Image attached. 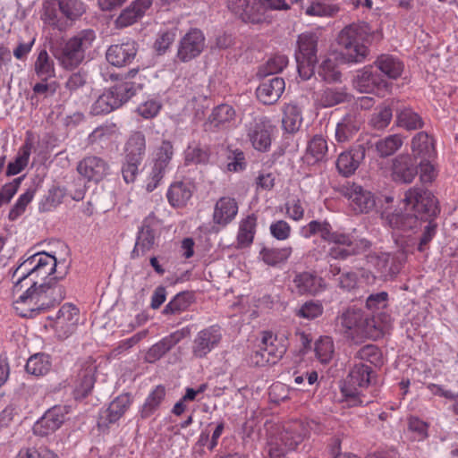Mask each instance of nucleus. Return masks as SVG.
I'll use <instances>...</instances> for the list:
<instances>
[{
    "instance_id": "nucleus-1",
    "label": "nucleus",
    "mask_w": 458,
    "mask_h": 458,
    "mask_svg": "<svg viewBox=\"0 0 458 458\" xmlns=\"http://www.w3.org/2000/svg\"><path fill=\"white\" fill-rule=\"evenodd\" d=\"M403 203L406 212L394 211L386 216L390 227L404 233L414 232L420 225V220L428 221L420 238L418 250L423 251L437 232V224L432 220L439 212L437 199L428 190L414 186L404 193Z\"/></svg>"
},
{
    "instance_id": "nucleus-2",
    "label": "nucleus",
    "mask_w": 458,
    "mask_h": 458,
    "mask_svg": "<svg viewBox=\"0 0 458 458\" xmlns=\"http://www.w3.org/2000/svg\"><path fill=\"white\" fill-rule=\"evenodd\" d=\"M57 261L55 256L46 252H38L25 259L13 271L12 278L14 282V292L22 289L23 283L30 280V287L14 301V309L22 318H34L43 310L38 305L36 294V279H45L55 273Z\"/></svg>"
},
{
    "instance_id": "nucleus-3",
    "label": "nucleus",
    "mask_w": 458,
    "mask_h": 458,
    "mask_svg": "<svg viewBox=\"0 0 458 458\" xmlns=\"http://www.w3.org/2000/svg\"><path fill=\"white\" fill-rule=\"evenodd\" d=\"M301 234L305 238L319 234L323 240L332 243L333 246L330 247L327 255L334 259H346L370 247V242L366 239H355L349 233L332 232L331 225L327 222L310 221L302 227Z\"/></svg>"
},
{
    "instance_id": "nucleus-4",
    "label": "nucleus",
    "mask_w": 458,
    "mask_h": 458,
    "mask_svg": "<svg viewBox=\"0 0 458 458\" xmlns=\"http://www.w3.org/2000/svg\"><path fill=\"white\" fill-rule=\"evenodd\" d=\"M375 372L370 366L364 363H358L351 369L345 386L342 392L352 404H369L371 403L372 395L368 397L364 393L369 390L373 394Z\"/></svg>"
},
{
    "instance_id": "nucleus-5",
    "label": "nucleus",
    "mask_w": 458,
    "mask_h": 458,
    "mask_svg": "<svg viewBox=\"0 0 458 458\" xmlns=\"http://www.w3.org/2000/svg\"><path fill=\"white\" fill-rule=\"evenodd\" d=\"M366 39V26L352 23L344 27L337 38L338 45L342 47L343 59L347 63L365 61L369 55Z\"/></svg>"
},
{
    "instance_id": "nucleus-6",
    "label": "nucleus",
    "mask_w": 458,
    "mask_h": 458,
    "mask_svg": "<svg viewBox=\"0 0 458 458\" xmlns=\"http://www.w3.org/2000/svg\"><path fill=\"white\" fill-rule=\"evenodd\" d=\"M96 34L93 30H83L70 38L61 48H53L52 54L64 69L77 67L85 57V51L91 47Z\"/></svg>"
},
{
    "instance_id": "nucleus-7",
    "label": "nucleus",
    "mask_w": 458,
    "mask_h": 458,
    "mask_svg": "<svg viewBox=\"0 0 458 458\" xmlns=\"http://www.w3.org/2000/svg\"><path fill=\"white\" fill-rule=\"evenodd\" d=\"M337 322L342 327L345 336L354 341L374 336L375 332L383 330L380 325L376 324L374 318L365 317L360 309L354 307L348 308L339 315Z\"/></svg>"
},
{
    "instance_id": "nucleus-8",
    "label": "nucleus",
    "mask_w": 458,
    "mask_h": 458,
    "mask_svg": "<svg viewBox=\"0 0 458 458\" xmlns=\"http://www.w3.org/2000/svg\"><path fill=\"white\" fill-rule=\"evenodd\" d=\"M135 93L131 82H119L104 91L92 104L90 113L93 115L108 114L128 101Z\"/></svg>"
},
{
    "instance_id": "nucleus-9",
    "label": "nucleus",
    "mask_w": 458,
    "mask_h": 458,
    "mask_svg": "<svg viewBox=\"0 0 458 458\" xmlns=\"http://www.w3.org/2000/svg\"><path fill=\"white\" fill-rule=\"evenodd\" d=\"M297 47L295 53L297 70L300 77L307 81L314 74L318 62V37L311 32L302 33L298 37Z\"/></svg>"
},
{
    "instance_id": "nucleus-10",
    "label": "nucleus",
    "mask_w": 458,
    "mask_h": 458,
    "mask_svg": "<svg viewBox=\"0 0 458 458\" xmlns=\"http://www.w3.org/2000/svg\"><path fill=\"white\" fill-rule=\"evenodd\" d=\"M394 242L401 250L399 253L395 255L380 253L370 257V262L385 279L391 278L399 273L405 255L410 251V245L404 236L395 238Z\"/></svg>"
},
{
    "instance_id": "nucleus-11",
    "label": "nucleus",
    "mask_w": 458,
    "mask_h": 458,
    "mask_svg": "<svg viewBox=\"0 0 458 458\" xmlns=\"http://www.w3.org/2000/svg\"><path fill=\"white\" fill-rule=\"evenodd\" d=\"M275 126L266 116H257L245 123V132L251 146L258 151L269 150Z\"/></svg>"
},
{
    "instance_id": "nucleus-12",
    "label": "nucleus",
    "mask_w": 458,
    "mask_h": 458,
    "mask_svg": "<svg viewBox=\"0 0 458 458\" xmlns=\"http://www.w3.org/2000/svg\"><path fill=\"white\" fill-rule=\"evenodd\" d=\"M286 352V345L270 332H265L259 349L250 356L251 364L262 367L276 363Z\"/></svg>"
},
{
    "instance_id": "nucleus-13",
    "label": "nucleus",
    "mask_w": 458,
    "mask_h": 458,
    "mask_svg": "<svg viewBox=\"0 0 458 458\" xmlns=\"http://www.w3.org/2000/svg\"><path fill=\"white\" fill-rule=\"evenodd\" d=\"M57 276L51 277L47 282L36 284V294L38 298V305L43 310L61 302L65 297V290L58 284V280L64 279L68 273V266H65L64 271H55Z\"/></svg>"
},
{
    "instance_id": "nucleus-14",
    "label": "nucleus",
    "mask_w": 458,
    "mask_h": 458,
    "mask_svg": "<svg viewBox=\"0 0 458 458\" xmlns=\"http://www.w3.org/2000/svg\"><path fill=\"white\" fill-rule=\"evenodd\" d=\"M222 333L218 326H210L197 333L191 344V354L196 359L208 356L221 342Z\"/></svg>"
},
{
    "instance_id": "nucleus-15",
    "label": "nucleus",
    "mask_w": 458,
    "mask_h": 458,
    "mask_svg": "<svg viewBox=\"0 0 458 458\" xmlns=\"http://www.w3.org/2000/svg\"><path fill=\"white\" fill-rule=\"evenodd\" d=\"M205 48V37L200 30L191 29L179 41L176 57L182 63L198 57Z\"/></svg>"
},
{
    "instance_id": "nucleus-16",
    "label": "nucleus",
    "mask_w": 458,
    "mask_h": 458,
    "mask_svg": "<svg viewBox=\"0 0 458 458\" xmlns=\"http://www.w3.org/2000/svg\"><path fill=\"white\" fill-rule=\"evenodd\" d=\"M228 7L244 22L257 24L265 20V7L261 0H228Z\"/></svg>"
},
{
    "instance_id": "nucleus-17",
    "label": "nucleus",
    "mask_w": 458,
    "mask_h": 458,
    "mask_svg": "<svg viewBox=\"0 0 458 458\" xmlns=\"http://www.w3.org/2000/svg\"><path fill=\"white\" fill-rule=\"evenodd\" d=\"M309 435V428L301 420H294L284 426L279 438L275 443L278 444L279 450L285 454L294 450Z\"/></svg>"
},
{
    "instance_id": "nucleus-18",
    "label": "nucleus",
    "mask_w": 458,
    "mask_h": 458,
    "mask_svg": "<svg viewBox=\"0 0 458 458\" xmlns=\"http://www.w3.org/2000/svg\"><path fill=\"white\" fill-rule=\"evenodd\" d=\"M70 412V406L55 405L47 410L45 414L34 425L35 434L47 436L58 429Z\"/></svg>"
},
{
    "instance_id": "nucleus-19",
    "label": "nucleus",
    "mask_w": 458,
    "mask_h": 458,
    "mask_svg": "<svg viewBox=\"0 0 458 458\" xmlns=\"http://www.w3.org/2000/svg\"><path fill=\"white\" fill-rule=\"evenodd\" d=\"M79 310L71 303H65L61 307L51 325L57 336L65 339L76 329Z\"/></svg>"
},
{
    "instance_id": "nucleus-20",
    "label": "nucleus",
    "mask_w": 458,
    "mask_h": 458,
    "mask_svg": "<svg viewBox=\"0 0 458 458\" xmlns=\"http://www.w3.org/2000/svg\"><path fill=\"white\" fill-rule=\"evenodd\" d=\"M138 52V44L131 39L108 47L106 57L109 64L122 67L130 64Z\"/></svg>"
},
{
    "instance_id": "nucleus-21",
    "label": "nucleus",
    "mask_w": 458,
    "mask_h": 458,
    "mask_svg": "<svg viewBox=\"0 0 458 458\" xmlns=\"http://www.w3.org/2000/svg\"><path fill=\"white\" fill-rule=\"evenodd\" d=\"M77 171L88 181L98 182L108 174L109 165L103 158L89 156L79 162Z\"/></svg>"
},
{
    "instance_id": "nucleus-22",
    "label": "nucleus",
    "mask_w": 458,
    "mask_h": 458,
    "mask_svg": "<svg viewBox=\"0 0 458 458\" xmlns=\"http://www.w3.org/2000/svg\"><path fill=\"white\" fill-rule=\"evenodd\" d=\"M293 284L299 294L317 295L327 288L325 280L315 273L303 271L296 273Z\"/></svg>"
},
{
    "instance_id": "nucleus-23",
    "label": "nucleus",
    "mask_w": 458,
    "mask_h": 458,
    "mask_svg": "<svg viewBox=\"0 0 458 458\" xmlns=\"http://www.w3.org/2000/svg\"><path fill=\"white\" fill-rule=\"evenodd\" d=\"M345 196L348 198L352 208L357 213H368L376 205L373 194L355 183L346 188Z\"/></svg>"
},
{
    "instance_id": "nucleus-24",
    "label": "nucleus",
    "mask_w": 458,
    "mask_h": 458,
    "mask_svg": "<svg viewBox=\"0 0 458 458\" xmlns=\"http://www.w3.org/2000/svg\"><path fill=\"white\" fill-rule=\"evenodd\" d=\"M366 148L363 145H358L350 150L339 155L336 161V168L340 174L348 177L354 174L365 158Z\"/></svg>"
},
{
    "instance_id": "nucleus-25",
    "label": "nucleus",
    "mask_w": 458,
    "mask_h": 458,
    "mask_svg": "<svg viewBox=\"0 0 458 458\" xmlns=\"http://www.w3.org/2000/svg\"><path fill=\"white\" fill-rule=\"evenodd\" d=\"M285 89L281 77L265 79L256 89L258 99L264 105H273L278 101Z\"/></svg>"
},
{
    "instance_id": "nucleus-26",
    "label": "nucleus",
    "mask_w": 458,
    "mask_h": 458,
    "mask_svg": "<svg viewBox=\"0 0 458 458\" xmlns=\"http://www.w3.org/2000/svg\"><path fill=\"white\" fill-rule=\"evenodd\" d=\"M189 334L187 328L177 330L169 335L164 337L158 343L152 345L146 353L145 360L149 363H153L156 360L163 357L167 352H169L174 345H176L181 340L185 338Z\"/></svg>"
},
{
    "instance_id": "nucleus-27",
    "label": "nucleus",
    "mask_w": 458,
    "mask_h": 458,
    "mask_svg": "<svg viewBox=\"0 0 458 458\" xmlns=\"http://www.w3.org/2000/svg\"><path fill=\"white\" fill-rule=\"evenodd\" d=\"M418 174V167L409 155H399L393 160L392 177L398 183H411Z\"/></svg>"
},
{
    "instance_id": "nucleus-28",
    "label": "nucleus",
    "mask_w": 458,
    "mask_h": 458,
    "mask_svg": "<svg viewBox=\"0 0 458 458\" xmlns=\"http://www.w3.org/2000/svg\"><path fill=\"white\" fill-rule=\"evenodd\" d=\"M156 223V217L153 214L148 216L142 222V225L138 232L136 243L131 252L132 256L139 257L150 250L155 244V233L152 226Z\"/></svg>"
},
{
    "instance_id": "nucleus-29",
    "label": "nucleus",
    "mask_w": 458,
    "mask_h": 458,
    "mask_svg": "<svg viewBox=\"0 0 458 458\" xmlns=\"http://www.w3.org/2000/svg\"><path fill=\"white\" fill-rule=\"evenodd\" d=\"M236 113L232 106L223 104L215 107L206 123L207 130L216 131L226 129L233 124Z\"/></svg>"
},
{
    "instance_id": "nucleus-30",
    "label": "nucleus",
    "mask_w": 458,
    "mask_h": 458,
    "mask_svg": "<svg viewBox=\"0 0 458 458\" xmlns=\"http://www.w3.org/2000/svg\"><path fill=\"white\" fill-rule=\"evenodd\" d=\"M361 121L355 113L345 114L336 124L335 140L337 143L351 141L360 129Z\"/></svg>"
},
{
    "instance_id": "nucleus-31",
    "label": "nucleus",
    "mask_w": 458,
    "mask_h": 458,
    "mask_svg": "<svg viewBox=\"0 0 458 458\" xmlns=\"http://www.w3.org/2000/svg\"><path fill=\"white\" fill-rule=\"evenodd\" d=\"M238 213V203L231 197L220 198L214 208L213 221L222 227L230 224Z\"/></svg>"
},
{
    "instance_id": "nucleus-32",
    "label": "nucleus",
    "mask_w": 458,
    "mask_h": 458,
    "mask_svg": "<svg viewBox=\"0 0 458 458\" xmlns=\"http://www.w3.org/2000/svg\"><path fill=\"white\" fill-rule=\"evenodd\" d=\"M411 148L415 159L428 160L436 155L434 140L425 131H420L413 136Z\"/></svg>"
},
{
    "instance_id": "nucleus-33",
    "label": "nucleus",
    "mask_w": 458,
    "mask_h": 458,
    "mask_svg": "<svg viewBox=\"0 0 458 458\" xmlns=\"http://www.w3.org/2000/svg\"><path fill=\"white\" fill-rule=\"evenodd\" d=\"M153 0H135L118 16L116 22L120 27H127L140 19L151 6Z\"/></svg>"
},
{
    "instance_id": "nucleus-34",
    "label": "nucleus",
    "mask_w": 458,
    "mask_h": 458,
    "mask_svg": "<svg viewBox=\"0 0 458 458\" xmlns=\"http://www.w3.org/2000/svg\"><path fill=\"white\" fill-rule=\"evenodd\" d=\"M384 84L381 75L373 71L372 66H365L358 72L354 87L360 92L369 93Z\"/></svg>"
},
{
    "instance_id": "nucleus-35",
    "label": "nucleus",
    "mask_w": 458,
    "mask_h": 458,
    "mask_svg": "<svg viewBox=\"0 0 458 458\" xmlns=\"http://www.w3.org/2000/svg\"><path fill=\"white\" fill-rule=\"evenodd\" d=\"M302 123V108L295 103L286 104L283 109L282 124L284 130L288 133H294L299 131Z\"/></svg>"
},
{
    "instance_id": "nucleus-36",
    "label": "nucleus",
    "mask_w": 458,
    "mask_h": 458,
    "mask_svg": "<svg viewBox=\"0 0 458 458\" xmlns=\"http://www.w3.org/2000/svg\"><path fill=\"white\" fill-rule=\"evenodd\" d=\"M146 152V139L141 131H134L125 144V158L142 161Z\"/></svg>"
},
{
    "instance_id": "nucleus-37",
    "label": "nucleus",
    "mask_w": 458,
    "mask_h": 458,
    "mask_svg": "<svg viewBox=\"0 0 458 458\" xmlns=\"http://www.w3.org/2000/svg\"><path fill=\"white\" fill-rule=\"evenodd\" d=\"M34 71L41 81H47L55 76V62L46 49L38 54L34 63Z\"/></svg>"
},
{
    "instance_id": "nucleus-38",
    "label": "nucleus",
    "mask_w": 458,
    "mask_h": 458,
    "mask_svg": "<svg viewBox=\"0 0 458 458\" xmlns=\"http://www.w3.org/2000/svg\"><path fill=\"white\" fill-rule=\"evenodd\" d=\"M374 64L389 79H397L403 71V63L396 57L389 55H381L377 58Z\"/></svg>"
},
{
    "instance_id": "nucleus-39",
    "label": "nucleus",
    "mask_w": 458,
    "mask_h": 458,
    "mask_svg": "<svg viewBox=\"0 0 458 458\" xmlns=\"http://www.w3.org/2000/svg\"><path fill=\"white\" fill-rule=\"evenodd\" d=\"M131 403L129 394L117 396L102 413V419L109 423H114L125 413Z\"/></svg>"
},
{
    "instance_id": "nucleus-40",
    "label": "nucleus",
    "mask_w": 458,
    "mask_h": 458,
    "mask_svg": "<svg viewBox=\"0 0 458 458\" xmlns=\"http://www.w3.org/2000/svg\"><path fill=\"white\" fill-rule=\"evenodd\" d=\"M350 98L351 95L344 87L327 88L318 96V100L323 107H331L347 102Z\"/></svg>"
},
{
    "instance_id": "nucleus-41",
    "label": "nucleus",
    "mask_w": 458,
    "mask_h": 458,
    "mask_svg": "<svg viewBox=\"0 0 458 458\" xmlns=\"http://www.w3.org/2000/svg\"><path fill=\"white\" fill-rule=\"evenodd\" d=\"M93 370L90 368L81 370L73 383V396L75 399L86 397L94 386Z\"/></svg>"
},
{
    "instance_id": "nucleus-42",
    "label": "nucleus",
    "mask_w": 458,
    "mask_h": 458,
    "mask_svg": "<svg viewBox=\"0 0 458 458\" xmlns=\"http://www.w3.org/2000/svg\"><path fill=\"white\" fill-rule=\"evenodd\" d=\"M403 144L401 134H391L379 139L375 143V148L380 157H387L398 151Z\"/></svg>"
},
{
    "instance_id": "nucleus-43",
    "label": "nucleus",
    "mask_w": 458,
    "mask_h": 458,
    "mask_svg": "<svg viewBox=\"0 0 458 458\" xmlns=\"http://www.w3.org/2000/svg\"><path fill=\"white\" fill-rule=\"evenodd\" d=\"M191 194L189 183L177 182L170 186L167 191V199L173 207H182L191 199Z\"/></svg>"
},
{
    "instance_id": "nucleus-44",
    "label": "nucleus",
    "mask_w": 458,
    "mask_h": 458,
    "mask_svg": "<svg viewBox=\"0 0 458 458\" xmlns=\"http://www.w3.org/2000/svg\"><path fill=\"white\" fill-rule=\"evenodd\" d=\"M293 252L292 247L284 248H268L264 247L260 252V259L268 266H277L281 263H284Z\"/></svg>"
},
{
    "instance_id": "nucleus-45",
    "label": "nucleus",
    "mask_w": 458,
    "mask_h": 458,
    "mask_svg": "<svg viewBox=\"0 0 458 458\" xmlns=\"http://www.w3.org/2000/svg\"><path fill=\"white\" fill-rule=\"evenodd\" d=\"M31 149L32 142L30 140H26L24 144L20 148L15 159L7 165L6 174L8 176L18 174L27 166Z\"/></svg>"
},
{
    "instance_id": "nucleus-46",
    "label": "nucleus",
    "mask_w": 458,
    "mask_h": 458,
    "mask_svg": "<svg viewBox=\"0 0 458 458\" xmlns=\"http://www.w3.org/2000/svg\"><path fill=\"white\" fill-rule=\"evenodd\" d=\"M257 221L256 217L248 216L245 219L242 220L239 226L237 235V246L244 248L252 243L256 233Z\"/></svg>"
},
{
    "instance_id": "nucleus-47",
    "label": "nucleus",
    "mask_w": 458,
    "mask_h": 458,
    "mask_svg": "<svg viewBox=\"0 0 458 458\" xmlns=\"http://www.w3.org/2000/svg\"><path fill=\"white\" fill-rule=\"evenodd\" d=\"M50 357L45 353L32 355L26 363V371L31 375L39 377L46 375L51 369Z\"/></svg>"
},
{
    "instance_id": "nucleus-48",
    "label": "nucleus",
    "mask_w": 458,
    "mask_h": 458,
    "mask_svg": "<svg viewBox=\"0 0 458 458\" xmlns=\"http://www.w3.org/2000/svg\"><path fill=\"white\" fill-rule=\"evenodd\" d=\"M396 119L398 125L408 130H417L423 127L422 118L409 107L397 110Z\"/></svg>"
},
{
    "instance_id": "nucleus-49",
    "label": "nucleus",
    "mask_w": 458,
    "mask_h": 458,
    "mask_svg": "<svg viewBox=\"0 0 458 458\" xmlns=\"http://www.w3.org/2000/svg\"><path fill=\"white\" fill-rule=\"evenodd\" d=\"M174 156V147L171 141L163 140L157 148L153 168L158 173L165 172Z\"/></svg>"
},
{
    "instance_id": "nucleus-50",
    "label": "nucleus",
    "mask_w": 458,
    "mask_h": 458,
    "mask_svg": "<svg viewBox=\"0 0 458 458\" xmlns=\"http://www.w3.org/2000/svg\"><path fill=\"white\" fill-rule=\"evenodd\" d=\"M60 13L70 21H76L85 12L86 5L81 0H56Z\"/></svg>"
},
{
    "instance_id": "nucleus-51",
    "label": "nucleus",
    "mask_w": 458,
    "mask_h": 458,
    "mask_svg": "<svg viewBox=\"0 0 458 458\" xmlns=\"http://www.w3.org/2000/svg\"><path fill=\"white\" fill-rule=\"evenodd\" d=\"M315 352L317 359L321 363H328L335 353L333 339L330 336H320L315 342Z\"/></svg>"
},
{
    "instance_id": "nucleus-52",
    "label": "nucleus",
    "mask_w": 458,
    "mask_h": 458,
    "mask_svg": "<svg viewBox=\"0 0 458 458\" xmlns=\"http://www.w3.org/2000/svg\"><path fill=\"white\" fill-rule=\"evenodd\" d=\"M328 147L327 142L322 135H315L310 141L307 147L306 157L309 159L311 157L312 162L323 160Z\"/></svg>"
},
{
    "instance_id": "nucleus-53",
    "label": "nucleus",
    "mask_w": 458,
    "mask_h": 458,
    "mask_svg": "<svg viewBox=\"0 0 458 458\" xmlns=\"http://www.w3.org/2000/svg\"><path fill=\"white\" fill-rule=\"evenodd\" d=\"M165 396V389L162 386H157L148 396L144 403L140 414L142 418L149 417L160 405Z\"/></svg>"
},
{
    "instance_id": "nucleus-54",
    "label": "nucleus",
    "mask_w": 458,
    "mask_h": 458,
    "mask_svg": "<svg viewBox=\"0 0 458 458\" xmlns=\"http://www.w3.org/2000/svg\"><path fill=\"white\" fill-rule=\"evenodd\" d=\"M190 305L191 296L186 293H180L165 305L163 314L178 315L185 311Z\"/></svg>"
},
{
    "instance_id": "nucleus-55",
    "label": "nucleus",
    "mask_w": 458,
    "mask_h": 458,
    "mask_svg": "<svg viewBox=\"0 0 458 458\" xmlns=\"http://www.w3.org/2000/svg\"><path fill=\"white\" fill-rule=\"evenodd\" d=\"M288 64L287 56L284 55H277L269 58L267 63L260 66L258 75L260 77H267L270 74H275L282 72Z\"/></svg>"
},
{
    "instance_id": "nucleus-56",
    "label": "nucleus",
    "mask_w": 458,
    "mask_h": 458,
    "mask_svg": "<svg viewBox=\"0 0 458 458\" xmlns=\"http://www.w3.org/2000/svg\"><path fill=\"white\" fill-rule=\"evenodd\" d=\"M392 117V108L388 106H381L371 114L369 124L376 130H383L388 126Z\"/></svg>"
},
{
    "instance_id": "nucleus-57",
    "label": "nucleus",
    "mask_w": 458,
    "mask_h": 458,
    "mask_svg": "<svg viewBox=\"0 0 458 458\" xmlns=\"http://www.w3.org/2000/svg\"><path fill=\"white\" fill-rule=\"evenodd\" d=\"M324 307L318 301H308L304 302L296 311L297 317L309 320L315 319L323 314Z\"/></svg>"
},
{
    "instance_id": "nucleus-58",
    "label": "nucleus",
    "mask_w": 458,
    "mask_h": 458,
    "mask_svg": "<svg viewBox=\"0 0 458 458\" xmlns=\"http://www.w3.org/2000/svg\"><path fill=\"white\" fill-rule=\"evenodd\" d=\"M340 8L337 4L316 2L306 8L305 13L309 16L333 17L337 14Z\"/></svg>"
},
{
    "instance_id": "nucleus-59",
    "label": "nucleus",
    "mask_w": 458,
    "mask_h": 458,
    "mask_svg": "<svg viewBox=\"0 0 458 458\" xmlns=\"http://www.w3.org/2000/svg\"><path fill=\"white\" fill-rule=\"evenodd\" d=\"M318 75L327 82H337L341 79V72L337 69L335 61L327 58L319 66Z\"/></svg>"
},
{
    "instance_id": "nucleus-60",
    "label": "nucleus",
    "mask_w": 458,
    "mask_h": 458,
    "mask_svg": "<svg viewBox=\"0 0 458 458\" xmlns=\"http://www.w3.org/2000/svg\"><path fill=\"white\" fill-rule=\"evenodd\" d=\"M35 191L29 189L24 193H22L11 208L8 218L11 221L16 220L19 216H21L26 210L27 206L31 202L34 198Z\"/></svg>"
},
{
    "instance_id": "nucleus-61",
    "label": "nucleus",
    "mask_w": 458,
    "mask_h": 458,
    "mask_svg": "<svg viewBox=\"0 0 458 458\" xmlns=\"http://www.w3.org/2000/svg\"><path fill=\"white\" fill-rule=\"evenodd\" d=\"M355 359L366 360L374 365L382 362V354L379 349L374 344H367L361 347L354 355Z\"/></svg>"
},
{
    "instance_id": "nucleus-62",
    "label": "nucleus",
    "mask_w": 458,
    "mask_h": 458,
    "mask_svg": "<svg viewBox=\"0 0 458 458\" xmlns=\"http://www.w3.org/2000/svg\"><path fill=\"white\" fill-rule=\"evenodd\" d=\"M42 20L45 23L54 28H57L59 30L64 29V25L58 17V11L53 2H46L44 4Z\"/></svg>"
},
{
    "instance_id": "nucleus-63",
    "label": "nucleus",
    "mask_w": 458,
    "mask_h": 458,
    "mask_svg": "<svg viewBox=\"0 0 458 458\" xmlns=\"http://www.w3.org/2000/svg\"><path fill=\"white\" fill-rule=\"evenodd\" d=\"M115 133V125H105L96 128L89 135L91 143L102 142L110 140Z\"/></svg>"
},
{
    "instance_id": "nucleus-64",
    "label": "nucleus",
    "mask_w": 458,
    "mask_h": 458,
    "mask_svg": "<svg viewBox=\"0 0 458 458\" xmlns=\"http://www.w3.org/2000/svg\"><path fill=\"white\" fill-rule=\"evenodd\" d=\"M270 233L274 238L279 241H284L291 234V226L284 220H278L270 225Z\"/></svg>"
}]
</instances>
